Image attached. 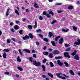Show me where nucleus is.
I'll use <instances>...</instances> for the list:
<instances>
[{"instance_id":"f257e3e1","label":"nucleus","mask_w":80,"mask_h":80,"mask_svg":"<svg viewBox=\"0 0 80 80\" xmlns=\"http://www.w3.org/2000/svg\"><path fill=\"white\" fill-rule=\"evenodd\" d=\"M33 58L32 57H30L29 58V60L31 62H32L33 65L36 66L37 67H38L40 66V63L38 62H37L36 61L32 60Z\"/></svg>"},{"instance_id":"f03ea898","label":"nucleus","mask_w":80,"mask_h":80,"mask_svg":"<svg viewBox=\"0 0 80 80\" xmlns=\"http://www.w3.org/2000/svg\"><path fill=\"white\" fill-rule=\"evenodd\" d=\"M56 75L58 77V78H61V79H66L65 77L62 76V73H56Z\"/></svg>"},{"instance_id":"7ed1b4c3","label":"nucleus","mask_w":80,"mask_h":80,"mask_svg":"<svg viewBox=\"0 0 80 80\" xmlns=\"http://www.w3.org/2000/svg\"><path fill=\"white\" fill-rule=\"evenodd\" d=\"M64 55L65 57H66V58H70V56H69V54L67 52H66L64 53Z\"/></svg>"},{"instance_id":"20e7f679","label":"nucleus","mask_w":80,"mask_h":80,"mask_svg":"<svg viewBox=\"0 0 80 80\" xmlns=\"http://www.w3.org/2000/svg\"><path fill=\"white\" fill-rule=\"evenodd\" d=\"M78 42H74V47H77V46L75 45H80V39H78Z\"/></svg>"},{"instance_id":"39448f33","label":"nucleus","mask_w":80,"mask_h":80,"mask_svg":"<svg viewBox=\"0 0 80 80\" xmlns=\"http://www.w3.org/2000/svg\"><path fill=\"white\" fill-rule=\"evenodd\" d=\"M74 59L77 60H79V57H78V55L77 54L74 57Z\"/></svg>"},{"instance_id":"423d86ee","label":"nucleus","mask_w":80,"mask_h":80,"mask_svg":"<svg viewBox=\"0 0 80 80\" xmlns=\"http://www.w3.org/2000/svg\"><path fill=\"white\" fill-rule=\"evenodd\" d=\"M29 38V36H28L26 35L25 37L22 38V39L24 40H28Z\"/></svg>"},{"instance_id":"0eeeda50","label":"nucleus","mask_w":80,"mask_h":80,"mask_svg":"<svg viewBox=\"0 0 80 80\" xmlns=\"http://www.w3.org/2000/svg\"><path fill=\"white\" fill-rule=\"evenodd\" d=\"M52 53H53V54L56 55V54H58V53H59L60 52H59V51H58L55 50L53 51Z\"/></svg>"},{"instance_id":"6e6552de","label":"nucleus","mask_w":80,"mask_h":80,"mask_svg":"<svg viewBox=\"0 0 80 80\" xmlns=\"http://www.w3.org/2000/svg\"><path fill=\"white\" fill-rule=\"evenodd\" d=\"M57 62L58 63V65H60V66H62V65H63V63L61 62L60 60H58L57 61Z\"/></svg>"},{"instance_id":"1a4fd4ad","label":"nucleus","mask_w":80,"mask_h":80,"mask_svg":"<svg viewBox=\"0 0 80 80\" xmlns=\"http://www.w3.org/2000/svg\"><path fill=\"white\" fill-rule=\"evenodd\" d=\"M34 7L35 8H39V6H38V5L36 3H35L34 5Z\"/></svg>"},{"instance_id":"9d476101","label":"nucleus","mask_w":80,"mask_h":80,"mask_svg":"<svg viewBox=\"0 0 80 80\" xmlns=\"http://www.w3.org/2000/svg\"><path fill=\"white\" fill-rule=\"evenodd\" d=\"M63 38H61L60 39L59 41V43L60 44H62L63 43Z\"/></svg>"},{"instance_id":"9b49d317","label":"nucleus","mask_w":80,"mask_h":80,"mask_svg":"<svg viewBox=\"0 0 80 80\" xmlns=\"http://www.w3.org/2000/svg\"><path fill=\"white\" fill-rule=\"evenodd\" d=\"M69 72L70 73H71V75H75V74L74 73V72H73V71L72 70H70L69 71Z\"/></svg>"},{"instance_id":"f8f14e48","label":"nucleus","mask_w":80,"mask_h":80,"mask_svg":"<svg viewBox=\"0 0 80 80\" xmlns=\"http://www.w3.org/2000/svg\"><path fill=\"white\" fill-rule=\"evenodd\" d=\"M48 75L51 78H53V74L48 72Z\"/></svg>"},{"instance_id":"ddd939ff","label":"nucleus","mask_w":80,"mask_h":80,"mask_svg":"<svg viewBox=\"0 0 80 80\" xmlns=\"http://www.w3.org/2000/svg\"><path fill=\"white\" fill-rule=\"evenodd\" d=\"M18 68L19 70H20V71H23V69H22V68L20 66H18Z\"/></svg>"},{"instance_id":"4468645a","label":"nucleus","mask_w":80,"mask_h":80,"mask_svg":"<svg viewBox=\"0 0 80 80\" xmlns=\"http://www.w3.org/2000/svg\"><path fill=\"white\" fill-rule=\"evenodd\" d=\"M23 51H24V52H26L28 53H30V50L28 49H24L23 50Z\"/></svg>"},{"instance_id":"2eb2a0df","label":"nucleus","mask_w":80,"mask_h":80,"mask_svg":"<svg viewBox=\"0 0 80 80\" xmlns=\"http://www.w3.org/2000/svg\"><path fill=\"white\" fill-rule=\"evenodd\" d=\"M53 36V35L51 32H50L49 33V37L50 38L52 37V36Z\"/></svg>"},{"instance_id":"dca6fc26","label":"nucleus","mask_w":80,"mask_h":80,"mask_svg":"<svg viewBox=\"0 0 80 80\" xmlns=\"http://www.w3.org/2000/svg\"><path fill=\"white\" fill-rule=\"evenodd\" d=\"M17 61L18 62H21V59H20V56H18L17 58Z\"/></svg>"},{"instance_id":"f3484780","label":"nucleus","mask_w":80,"mask_h":80,"mask_svg":"<svg viewBox=\"0 0 80 80\" xmlns=\"http://www.w3.org/2000/svg\"><path fill=\"white\" fill-rule=\"evenodd\" d=\"M77 52V51L75 50L73 52V53L71 54V55L72 56H74V55H76V52Z\"/></svg>"},{"instance_id":"a211bd4d","label":"nucleus","mask_w":80,"mask_h":80,"mask_svg":"<svg viewBox=\"0 0 80 80\" xmlns=\"http://www.w3.org/2000/svg\"><path fill=\"white\" fill-rule=\"evenodd\" d=\"M62 31L64 32H68V29L65 30L64 29H63Z\"/></svg>"},{"instance_id":"6ab92c4d","label":"nucleus","mask_w":80,"mask_h":80,"mask_svg":"<svg viewBox=\"0 0 80 80\" xmlns=\"http://www.w3.org/2000/svg\"><path fill=\"white\" fill-rule=\"evenodd\" d=\"M35 25L34 26L33 28H37V21H35Z\"/></svg>"},{"instance_id":"aec40b11","label":"nucleus","mask_w":80,"mask_h":80,"mask_svg":"<svg viewBox=\"0 0 80 80\" xmlns=\"http://www.w3.org/2000/svg\"><path fill=\"white\" fill-rule=\"evenodd\" d=\"M29 36V37L31 38H33V35H32V34L31 33H30L28 34Z\"/></svg>"},{"instance_id":"412c9836","label":"nucleus","mask_w":80,"mask_h":80,"mask_svg":"<svg viewBox=\"0 0 80 80\" xmlns=\"http://www.w3.org/2000/svg\"><path fill=\"white\" fill-rule=\"evenodd\" d=\"M50 67H54V65H53V63L52 62H50Z\"/></svg>"},{"instance_id":"4be33fe9","label":"nucleus","mask_w":80,"mask_h":80,"mask_svg":"<svg viewBox=\"0 0 80 80\" xmlns=\"http://www.w3.org/2000/svg\"><path fill=\"white\" fill-rule=\"evenodd\" d=\"M15 13H16L18 15H19V12H18V10H17L15 9Z\"/></svg>"},{"instance_id":"5701e85b","label":"nucleus","mask_w":80,"mask_h":80,"mask_svg":"<svg viewBox=\"0 0 80 80\" xmlns=\"http://www.w3.org/2000/svg\"><path fill=\"white\" fill-rule=\"evenodd\" d=\"M9 9H8L7 10V11L6 12V16H8V15H9V14L8 13V12H9Z\"/></svg>"},{"instance_id":"b1692460","label":"nucleus","mask_w":80,"mask_h":80,"mask_svg":"<svg viewBox=\"0 0 80 80\" xmlns=\"http://www.w3.org/2000/svg\"><path fill=\"white\" fill-rule=\"evenodd\" d=\"M72 28L74 31H77V27H75V26H73Z\"/></svg>"},{"instance_id":"393cba45","label":"nucleus","mask_w":80,"mask_h":80,"mask_svg":"<svg viewBox=\"0 0 80 80\" xmlns=\"http://www.w3.org/2000/svg\"><path fill=\"white\" fill-rule=\"evenodd\" d=\"M10 50L6 49H4L3 50V52H8Z\"/></svg>"},{"instance_id":"a878e982","label":"nucleus","mask_w":80,"mask_h":80,"mask_svg":"<svg viewBox=\"0 0 80 80\" xmlns=\"http://www.w3.org/2000/svg\"><path fill=\"white\" fill-rule=\"evenodd\" d=\"M36 32H37V33H38V32H42V30H41V29H39L38 30H36Z\"/></svg>"},{"instance_id":"bb28decb","label":"nucleus","mask_w":80,"mask_h":80,"mask_svg":"<svg viewBox=\"0 0 80 80\" xmlns=\"http://www.w3.org/2000/svg\"><path fill=\"white\" fill-rule=\"evenodd\" d=\"M18 52H19L20 55H21V56H22V55H23V53H22V52L21 51V50L19 49L18 50Z\"/></svg>"},{"instance_id":"cd10ccee","label":"nucleus","mask_w":80,"mask_h":80,"mask_svg":"<svg viewBox=\"0 0 80 80\" xmlns=\"http://www.w3.org/2000/svg\"><path fill=\"white\" fill-rule=\"evenodd\" d=\"M51 43H52V44L53 46H54V47L56 46V44H55V43L53 41H51Z\"/></svg>"},{"instance_id":"c85d7f7f","label":"nucleus","mask_w":80,"mask_h":80,"mask_svg":"<svg viewBox=\"0 0 80 80\" xmlns=\"http://www.w3.org/2000/svg\"><path fill=\"white\" fill-rule=\"evenodd\" d=\"M64 64H65L66 67H68V63L66 62H64Z\"/></svg>"},{"instance_id":"c756f323","label":"nucleus","mask_w":80,"mask_h":80,"mask_svg":"<svg viewBox=\"0 0 80 80\" xmlns=\"http://www.w3.org/2000/svg\"><path fill=\"white\" fill-rule=\"evenodd\" d=\"M14 28L15 30H17V29H18L19 28V27L17 25H16L14 27Z\"/></svg>"},{"instance_id":"7c9ffc66","label":"nucleus","mask_w":80,"mask_h":80,"mask_svg":"<svg viewBox=\"0 0 80 80\" xmlns=\"http://www.w3.org/2000/svg\"><path fill=\"white\" fill-rule=\"evenodd\" d=\"M49 58H53V54H52V53H50L49 55Z\"/></svg>"},{"instance_id":"2f4dec72","label":"nucleus","mask_w":80,"mask_h":80,"mask_svg":"<svg viewBox=\"0 0 80 80\" xmlns=\"http://www.w3.org/2000/svg\"><path fill=\"white\" fill-rule=\"evenodd\" d=\"M42 67L43 69V71L44 72H45V66L42 65Z\"/></svg>"},{"instance_id":"473e14b6","label":"nucleus","mask_w":80,"mask_h":80,"mask_svg":"<svg viewBox=\"0 0 80 80\" xmlns=\"http://www.w3.org/2000/svg\"><path fill=\"white\" fill-rule=\"evenodd\" d=\"M43 55H47L48 54V52H43Z\"/></svg>"},{"instance_id":"72a5a7b5","label":"nucleus","mask_w":80,"mask_h":80,"mask_svg":"<svg viewBox=\"0 0 80 80\" xmlns=\"http://www.w3.org/2000/svg\"><path fill=\"white\" fill-rule=\"evenodd\" d=\"M46 62H47V60L45 58H44V60L42 61V62L43 63H45Z\"/></svg>"},{"instance_id":"f704fd0d","label":"nucleus","mask_w":80,"mask_h":80,"mask_svg":"<svg viewBox=\"0 0 80 80\" xmlns=\"http://www.w3.org/2000/svg\"><path fill=\"white\" fill-rule=\"evenodd\" d=\"M3 58H7V57H6V53L5 52H4L3 54Z\"/></svg>"},{"instance_id":"c9c22d12","label":"nucleus","mask_w":80,"mask_h":80,"mask_svg":"<svg viewBox=\"0 0 80 80\" xmlns=\"http://www.w3.org/2000/svg\"><path fill=\"white\" fill-rule=\"evenodd\" d=\"M55 59H59H59H61V58H62V56H59L58 57H56L55 58Z\"/></svg>"},{"instance_id":"e433bc0d","label":"nucleus","mask_w":80,"mask_h":80,"mask_svg":"<svg viewBox=\"0 0 80 80\" xmlns=\"http://www.w3.org/2000/svg\"><path fill=\"white\" fill-rule=\"evenodd\" d=\"M28 28L29 30H32V26L29 25L28 26Z\"/></svg>"},{"instance_id":"4c0bfd02","label":"nucleus","mask_w":80,"mask_h":80,"mask_svg":"<svg viewBox=\"0 0 80 80\" xmlns=\"http://www.w3.org/2000/svg\"><path fill=\"white\" fill-rule=\"evenodd\" d=\"M10 30L12 33H14V32H15V30L13 28H11Z\"/></svg>"},{"instance_id":"58836bf2","label":"nucleus","mask_w":80,"mask_h":80,"mask_svg":"<svg viewBox=\"0 0 80 80\" xmlns=\"http://www.w3.org/2000/svg\"><path fill=\"white\" fill-rule=\"evenodd\" d=\"M68 8L69 10H72L73 9V7L72 6H69L68 7Z\"/></svg>"},{"instance_id":"ea45409f","label":"nucleus","mask_w":80,"mask_h":80,"mask_svg":"<svg viewBox=\"0 0 80 80\" xmlns=\"http://www.w3.org/2000/svg\"><path fill=\"white\" fill-rule=\"evenodd\" d=\"M57 22V20H53L51 22V24H54V23H55V22Z\"/></svg>"},{"instance_id":"a19ab883","label":"nucleus","mask_w":80,"mask_h":80,"mask_svg":"<svg viewBox=\"0 0 80 80\" xmlns=\"http://www.w3.org/2000/svg\"><path fill=\"white\" fill-rule=\"evenodd\" d=\"M59 38H60V36H58L57 37H56L55 38V40L56 41H57V40Z\"/></svg>"},{"instance_id":"79ce46f5","label":"nucleus","mask_w":80,"mask_h":80,"mask_svg":"<svg viewBox=\"0 0 80 80\" xmlns=\"http://www.w3.org/2000/svg\"><path fill=\"white\" fill-rule=\"evenodd\" d=\"M49 14H52V16H53L54 14H53V12H52V11H49Z\"/></svg>"},{"instance_id":"37998d69","label":"nucleus","mask_w":80,"mask_h":80,"mask_svg":"<svg viewBox=\"0 0 80 80\" xmlns=\"http://www.w3.org/2000/svg\"><path fill=\"white\" fill-rule=\"evenodd\" d=\"M43 40L45 41V42H48V39L47 38H44Z\"/></svg>"},{"instance_id":"c03bdc74","label":"nucleus","mask_w":80,"mask_h":80,"mask_svg":"<svg viewBox=\"0 0 80 80\" xmlns=\"http://www.w3.org/2000/svg\"><path fill=\"white\" fill-rule=\"evenodd\" d=\"M11 41V40L10 39L7 40V42L8 43H10V42Z\"/></svg>"},{"instance_id":"a18cd8bd","label":"nucleus","mask_w":80,"mask_h":80,"mask_svg":"<svg viewBox=\"0 0 80 80\" xmlns=\"http://www.w3.org/2000/svg\"><path fill=\"white\" fill-rule=\"evenodd\" d=\"M62 3H57L55 4L56 5H61Z\"/></svg>"},{"instance_id":"49530a36","label":"nucleus","mask_w":80,"mask_h":80,"mask_svg":"<svg viewBox=\"0 0 80 80\" xmlns=\"http://www.w3.org/2000/svg\"><path fill=\"white\" fill-rule=\"evenodd\" d=\"M38 35L39 37H41V38H43V35H42V34H39Z\"/></svg>"},{"instance_id":"de8ad7c7","label":"nucleus","mask_w":80,"mask_h":80,"mask_svg":"<svg viewBox=\"0 0 80 80\" xmlns=\"http://www.w3.org/2000/svg\"><path fill=\"white\" fill-rule=\"evenodd\" d=\"M46 16L48 18H50L51 17V16H50V15L48 14L46 15Z\"/></svg>"},{"instance_id":"09e8293b","label":"nucleus","mask_w":80,"mask_h":80,"mask_svg":"<svg viewBox=\"0 0 80 80\" xmlns=\"http://www.w3.org/2000/svg\"><path fill=\"white\" fill-rule=\"evenodd\" d=\"M36 45H37V46H39V42H36Z\"/></svg>"},{"instance_id":"8fccbe9b","label":"nucleus","mask_w":80,"mask_h":80,"mask_svg":"<svg viewBox=\"0 0 80 80\" xmlns=\"http://www.w3.org/2000/svg\"><path fill=\"white\" fill-rule=\"evenodd\" d=\"M33 57L35 58H37V56H36V54H33Z\"/></svg>"},{"instance_id":"3c124183","label":"nucleus","mask_w":80,"mask_h":80,"mask_svg":"<svg viewBox=\"0 0 80 80\" xmlns=\"http://www.w3.org/2000/svg\"><path fill=\"white\" fill-rule=\"evenodd\" d=\"M23 32V30H20L19 33L20 34H22V32Z\"/></svg>"},{"instance_id":"603ef678","label":"nucleus","mask_w":80,"mask_h":80,"mask_svg":"<svg viewBox=\"0 0 80 80\" xmlns=\"http://www.w3.org/2000/svg\"><path fill=\"white\" fill-rule=\"evenodd\" d=\"M39 19L40 20H42V19H43V17L41 16H40L39 18Z\"/></svg>"},{"instance_id":"864d4df0","label":"nucleus","mask_w":80,"mask_h":80,"mask_svg":"<svg viewBox=\"0 0 80 80\" xmlns=\"http://www.w3.org/2000/svg\"><path fill=\"white\" fill-rule=\"evenodd\" d=\"M70 48H69L66 50V52H67L68 51H70Z\"/></svg>"},{"instance_id":"5fc2aeb1","label":"nucleus","mask_w":80,"mask_h":80,"mask_svg":"<svg viewBox=\"0 0 80 80\" xmlns=\"http://www.w3.org/2000/svg\"><path fill=\"white\" fill-rule=\"evenodd\" d=\"M65 47H69V46H70V45L69 44H65Z\"/></svg>"},{"instance_id":"6e6d98bb","label":"nucleus","mask_w":80,"mask_h":80,"mask_svg":"<svg viewBox=\"0 0 80 80\" xmlns=\"http://www.w3.org/2000/svg\"><path fill=\"white\" fill-rule=\"evenodd\" d=\"M42 14L44 15H46V14H47V12H46L44 11Z\"/></svg>"},{"instance_id":"4d7b16f0","label":"nucleus","mask_w":80,"mask_h":80,"mask_svg":"<svg viewBox=\"0 0 80 80\" xmlns=\"http://www.w3.org/2000/svg\"><path fill=\"white\" fill-rule=\"evenodd\" d=\"M42 78H47V76L45 75H42Z\"/></svg>"},{"instance_id":"13d9d810","label":"nucleus","mask_w":80,"mask_h":80,"mask_svg":"<svg viewBox=\"0 0 80 80\" xmlns=\"http://www.w3.org/2000/svg\"><path fill=\"white\" fill-rule=\"evenodd\" d=\"M22 21L23 22H25V18H23L22 19Z\"/></svg>"},{"instance_id":"bf43d9fd","label":"nucleus","mask_w":80,"mask_h":80,"mask_svg":"<svg viewBox=\"0 0 80 80\" xmlns=\"http://www.w3.org/2000/svg\"><path fill=\"white\" fill-rule=\"evenodd\" d=\"M13 52H14V53H16V54H17V51L15 50H14L13 51Z\"/></svg>"},{"instance_id":"052dcab7","label":"nucleus","mask_w":80,"mask_h":80,"mask_svg":"<svg viewBox=\"0 0 80 80\" xmlns=\"http://www.w3.org/2000/svg\"><path fill=\"white\" fill-rule=\"evenodd\" d=\"M5 74H7V75H9V72H6L5 73Z\"/></svg>"},{"instance_id":"680f3d73","label":"nucleus","mask_w":80,"mask_h":80,"mask_svg":"<svg viewBox=\"0 0 80 80\" xmlns=\"http://www.w3.org/2000/svg\"><path fill=\"white\" fill-rule=\"evenodd\" d=\"M58 13H62V11L61 10H59L58 11Z\"/></svg>"},{"instance_id":"e2e57ef3","label":"nucleus","mask_w":80,"mask_h":80,"mask_svg":"<svg viewBox=\"0 0 80 80\" xmlns=\"http://www.w3.org/2000/svg\"><path fill=\"white\" fill-rule=\"evenodd\" d=\"M13 22H11V23H10V25L11 26H12L13 25Z\"/></svg>"},{"instance_id":"0e129e2a","label":"nucleus","mask_w":80,"mask_h":80,"mask_svg":"<svg viewBox=\"0 0 80 80\" xmlns=\"http://www.w3.org/2000/svg\"><path fill=\"white\" fill-rule=\"evenodd\" d=\"M16 23H20V22L19 21H16Z\"/></svg>"},{"instance_id":"69168bd1","label":"nucleus","mask_w":80,"mask_h":80,"mask_svg":"<svg viewBox=\"0 0 80 80\" xmlns=\"http://www.w3.org/2000/svg\"><path fill=\"white\" fill-rule=\"evenodd\" d=\"M18 43H19V44H20V43H22V42L19 41H18Z\"/></svg>"},{"instance_id":"338daca9","label":"nucleus","mask_w":80,"mask_h":80,"mask_svg":"<svg viewBox=\"0 0 80 80\" xmlns=\"http://www.w3.org/2000/svg\"><path fill=\"white\" fill-rule=\"evenodd\" d=\"M16 77H17V78H19V75L16 74Z\"/></svg>"},{"instance_id":"774afa93","label":"nucleus","mask_w":80,"mask_h":80,"mask_svg":"<svg viewBox=\"0 0 80 80\" xmlns=\"http://www.w3.org/2000/svg\"><path fill=\"white\" fill-rule=\"evenodd\" d=\"M32 53H35V50L33 49V50L32 51Z\"/></svg>"}]
</instances>
